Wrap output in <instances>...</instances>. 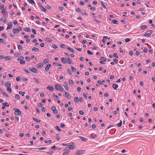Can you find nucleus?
Wrapping results in <instances>:
<instances>
[{"label": "nucleus", "mask_w": 155, "mask_h": 155, "mask_svg": "<svg viewBox=\"0 0 155 155\" xmlns=\"http://www.w3.org/2000/svg\"><path fill=\"white\" fill-rule=\"evenodd\" d=\"M76 145L73 142H71L69 143V144L68 145V146L70 148V149L71 150H73L75 147Z\"/></svg>", "instance_id": "nucleus-1"}, {"label": "nucleus", "mask_w": 155, "mask_h": 155, "mask_svg": "<svg viewBox=\"0 0 155 155\" xmlns=\"http://www.w3.org/2000/svg\"><path fill=\"white\" fill-rule=\"evenodd\" d=\"M14 110L15 111V114L16 115H19L21 114V111L18 109L17 108H14Z\"/></svg>", "instance_id": "nucleus-2"}, {"label": "nucleus", "mask_w": 155, "mask_h": 155, "mask_svg": "<svg viewBox=\"0 0 155 155\" xmlns=\"http://www.w3.org/2000/svg\"><path fill=\"white\" fill-rule=\"evenodd\" d=\"M29 69L33 72L36 73H38V71L34 67H29Z\"/></svg>", "instance_id": "nucleus-3"}, {"label": "nucleus", "mask_w": 155, "mask_h": 155, "mask_svg": "<svg viewBox=\"0 0 155 155\" xmlns=\"http://www.w3.org/2000/svg\"><path fill=\"white\" fill-rule=\"evenodd\" d=\"M85 151L84 150H79L76 152V155H81L84 153Z\"/></svg>", "instance_id": "nucleus-4"}, {"label": "nucleus", "mask_w": 155, "mask_h": 155, "mask_svg": "<svg viewBox=\"0 0 155 155\" xmlns=\"http://www.w3.org/2000/svg\"><path fill=\"white\" fill-rule=\"evenodd\" d=\"M153 32V31L151 30H150L149 31H148L147 32H146V33L144 35V36H147V37H149L150 36L151 34Z\"/></svg>", "instance_id": "nucleus-5"}, {"label": "nucleus", "mask_w": 155, "mask_h": 155, "mask_svg": "<svg viewBox=\"0 0 155 155\" xmlns=\"http://www.w3.org/2000/svg\"><path fill=\"white\" fill-rule=\"evenodd\" d=\"M55 88L57 90L59 91L62 87L61 85L59 84H56L55 85Z\"/></svg>", "instance_id": "nucleus-6"}, {"label": "nucleus", "mask_w": 155, "mask_h": 155, "mask_svg": "<svg viewBox=\"0 0 155 155\" xmlns=\"http://www.w3.org/2000/svg\"><path fill=\"white\" fill-rule=\"evenodd\" d=\"M51 110L54 114H57L58 113V110L56 109V107L55 106L52 107L51 108Z\"/></svg>", "instance_id": "nucleus-7"}, {"label": "nucleus", "mask_w": 155, "mask_h": 155, "mask_svg": "<svg viewBox=\"0 0 155 155\" xmlns=\"http://www.w3.org/2000/svg\"><path fill=\"white\" fill-rule=\"evenodd\" d=\"M4 85L6 87H7V88L10 87L11 86V83L9 82H7L5 83Z\"/></svg>", "instance_id": "nucleus-8"}, {"label": "nucleus", "mask_w": 155, "mask_h": 155, "mask_svg": "<svg viewBox=\"0 0 155 155\" xmlns=\"http://www.w3.org/2000/svg\"><path fill=\"white\" fill-rule=\"evenodd\" d=\"M100 60H101V61H100V63L101 64H104V63H103L102 62H104L106 60L105 58L104 57H101Z\"/></svg>", "instance_id": "nucleus-9"}, {"label": "nucleus", "mask_w": 155, "mask_h": 155, "mask_svg": "<svg viewBox=\"0 0 155 155\" xmlns=\"http://www.w3.org/2000/svg\"><path fill=\"white\" fill-rule=\"evenodd\" d=\"M12 31L14 33L16 34H18L19 32V31L18 30V28H15L13 29L12 30Z\"/></svg>", "instance_id": "nucleus-10"}, {"label": "nucleus", "mask_w": 155, "mask_h": 155, "mask_svg": "<svg viewBox=\"0 0 155 155\" xmlns=\"http://www.w3.org/2000/svg\"><path fill=\"white\" fill-rule=\"evenodd\" d=\"M64 86L65 88L68 91L69 90V87L67 83L66 82H64L63 83Z\"/></svg>", "instance_id": "nucleus-11"}, {"label": "nucleus", "mask_w": 155, "mask_h": 155, "mask_svg": "<svg viewBox=\"0 0 155 155\" xmlns=\"http://www.w3.org/2000/svg\"><path fill=\"white\" fill-rule=\"evenodd\" d=\"M43 65L44 64L42 63H39L38 64V65H37V68L38 69L40 68H41L42 67Z\"/></svg>", "instance_id": "nucleus-12"}, {"label": "nucleus", "mask_w": 155, "mask_h": 155, "mask_svg": "<svg viewBox=\"0 0 155 155\" xmlns=\"http://www.w3.org/2000/svg\"><path fill=\"white\" fill-rule=\"evenodd\" d=\"M67 59L66 58H62L61 62L64 64H65L67 62Z\"/></svg>", "instance_id": "nucleus-13"}, {"label": "nucleus", "mask_w": 155, "mask_h": 155, "mask_svg": "<svg viewBox=\"0 0 155 155\" xmlns=\"http://www.w3.org/2000/svg\"><path fill=\"white\" fill-rule=\"evenodd\" d=\"M51 64H48L46 65L45 68V70L46 71L48 72V71L49 69L51 66Z\"/></svg>", "instance_id": "nucleus-14"}, {"label": "nucleus", "mask_w": 155, "mask_h": 155, "mask_svg": "<svg viewBox=\"0 0 155 155\" xmlns=\"http://www.w3.org/2000/svg\"><path fill=\"white\" fill-rule=\"evenodd\" d=\"M65 94L66 96V97L68 99H70L71 96L70 95H69V93L67 92H65Z\"/></svg>", "instance_id": "nucleus-15"}, {"label": "nucleus", "mask_w": 155, "mask_h": 155, "mask_svg": "<svg viewBox=\"0 0 155 155\" xmlns=\"http://www.w3.org/2000/svg\"><path fill=\"white\" fill-rule=\"evenodd\" d=\"M46 89L48 90H50L51 91H53L54 89V87L51 86H48L46 87Z\"/></svg>", "instance_id": "nucleus-16"}, {"label": "nucleus", "mask_w": 155, "mask_h": 155, "mask_svg": "<svg viewBox=\"0 0 155 155\" xmlns=\"http://www.w3.org/2000/svg\"><path fill=\"white\" fill-rule=\"evenodd\" d=\"M31 50L32 51H35L36 52H38L39 51V49L35 47H33L32 49Z\"/></svg>", "instance_id": "nucleus-17"}, {"label": "nucleus", "mask_w": 155, "mask_h": 155, "mask_svg": "<svg viewBox=\"0 0 155 155\" xmlns=\"http://www.w3.org/2000/svg\"><path fill=\"white\" fill-rule=\"evenodd\" d=\"M10 24H8V26L7 28V30L11 28V27L13 25V24L12 22L8 23Z\"/></svg>", "instance_id": "nucleus-18"}, {"label": "nucleus", "mask_w": 155, "mask_h": 155, "mask_svg": "<svg viewBox=\"0 0 155 155\" xmlns=\"http://www.w3.org/2000/svg\"><path fill=\"white\" fill-rule=\"evenodd\" d=\"M101 5H102L103 7H104V8L105 9H107V8L106 6L105 3L103 1H101Z\"/></svg>", "instance_id": "nucleus-19"}, {"label": "nucleus", "mask_w": 155, "mask_h": 155, "mask_svg": "<svg viewBox=\"0 0 155 155\" xmlns=\"http://www.w3.org/2000/svg\"><path fill=\"white\" fill-rule=\"evenodd\" d=\"M112 86H113V88L114 89H116L118 87V85L115 84H113L112 85Z\"/></svg>", "instance_id": "nucleus-20"}, {"label": "nucleus", "mask_w": 155, "mask_h": 155, "mask_svg": "<svg viewBox=\"0 0 155 155\" xmlns=\"http://www.w3.org/2000/svg\"><path fill=\"white\" fill-rule=\"evenodd\" d=\"M67 48L71 52L73 53H74V51L72 48L69 47H67Z\"/></svg>", "instance_id": "nucleus-21"}, {"label": "nucleus", "mask_w": 155, "mask_h": 155, "mask_svg": "<svg viewBox=\"0 0 155 155\" xmlns=\"http://www.w3.org/2000/svg\"><path fill=\"white\" fill-rule=\"evenodd\" d=\"M64 152H68V153H69L70 151V148L68 146L67 147H66L64 149Z\"/></svg>", "instance_id": "nucleus-22"}, {"label": "nucleus", "mask_w": 155, "mask_h": 155, "mask_svg": "<svg viewBox=\"0 0 155 155\" xmlns=\"http://www.w3.org/2000/svg\"><path fill=\"white\" fill-rule=\"evenodd\" d=\"M32 119L35 122H39L40 123L41 122V120L37 119L36 118H35L34 117H32Z\"/></svg>", "instance_id": "nucleus-23"}, {"label": "nucleus", "mask_w": 155, "mask_h": 155, "mask_svg": "<svg viewBox=\"0 0 155 155\" xmlns=\"http://www.w3.org/2000/svg\"><path fill=\"white\" fill-rule=\"evenodd\" d=\"M147 26L146 25H143L141 27V29L142 30L147 29Z\"/></svg>", "instance_id": "nucleus-24"}, {"label": "nucleus", "mask_w": 155, "mask_h": 155, "mask_svg": "<svg viewBox=\"0 0 155 155\" xmlns=\"http://www.w3.org/2000/svg\"><path fill=\"white\" fill-rule=\"evenodd\" d=\"M4 59H5L7 60H11V57L9 56H7L5 57L4 58Z\"/></svg>", "instance_id": "nucleus-25"}, {"label": "nucleus", "mask_w": 155, "mask_h": 155, "mask_svg": "<svg viewBox=\"0 0 155 155\" xmlns=\"http://www.w3.org/2000/svg\"><path fill=\"white\" fill-rule=\"evenodd\" d=\"M80 138L81 139L82 141L84 142H86L88 140L87 138H86L82 137H80Z\"/></svg>", "instance_id": "nucleus-26"}, {"label": "nucleus", "mask_w": 155, "mask_h": 155, "mask_svg": "<svg viewBox=\"0 0 155 155\" xmlns=\"http://www.w3.org/2000/svg\"><path fill=\"white\" fill-rule=\"evenodd\" d=\"M24 58L23 56H21L19 57L17 59V60L18 61H21L23 60H24Z\"/></svg>", "instance_id": "nucleus-27"}, {"label": "nucleus", "mask_w": 155, "mask_h": 155, "mask_svg": "<svg viewBox=\"0 0 155 155\" xmlns=\"http://www.w3.org/2000/svg\"><path fill=\"white\" fill-rule=\"evenodd\" d=\"M1 91L2 92V94L4 96H5V97H9V96L7 94V93H5V92H4V91H2V90H1Z\"/></svg>", "instance_id": "nucleus-28"}, {"label": "nucleus", "mask_w": 155, "mask_h": 155, "mask_svg": "<svg viewBox=\"0 0 155 155\" xmlns=\"http://www.w3.org/2000/svg\"><path fill=\"white\" fill-rule=\"evenodd\" d=\"M24 30L28 32H30L31 30L29 28H25Z\"/></svg>", "instance_id": "nucleus-29"}, {"label": "nucleus", "mask_w": 155, "mask_h": 155, "mask_svg": "<svg viewBox=\"0 0 155 155\" xmlns=\"http://www.w3.org/2000/svg\"><path fill=\"white\" fill-rule=\"evenodd\" d=\"M25 92H23L21 91H20L19 92V93L20 94H22V96L23 97L24 96L25 94Z\"/></svg>", "instance_id": "nucleus-30"}, {"label": "nucleus", "mask_w": 155, "mask_h": 155, "mask_svg": "<svg viewBox=\"0 0 155 155\" xmlns=\"http://www.w3.org/2000/svg\"><path fill=\"white\" fill-rule=\"evenodd\" d=\"M53 64L54 65H55L57 66H61L62 65L60 63H55V62H54L53 63Z\"/></svg>", "instance_id": "nucleus-31"}, {"label": "nucleus", "mask_w": 155, "mask_h": 155, "mask_svg": "<svg viewBox=\"0 0 155 155\" xmlns=\"http://www.w3.org/2000/svg\"><path fill=\"white\" fill-rule=\"evenodd\" d=\"M28 1L30 3L33 4L34 5L35 4V2L33 0H28Z\"/></svg>", "instance_id": "nucleus-32"}, {"label": "nucleus", "mask_w": 155, "mask_h": 155, "mask_svg": "<svg viewBox=\"0 0 155 155\" xmlns=\"http://www.w3.org/2000/svg\"><path fill=\"white\" fill-rule=\"evenodd\" d=\"M47 148L45 147H40L37 148V149L38 150H45V149H46Z\"/></svg>", "instance_id": "nucleus-33"}, {"label": "nucleus", "mask_w": 155, "mask_h": 155, "mask_svg": "<svg viewBox=\"0 0 155 155\" xmlns=\"http://www.w3.org/2000/svg\"><path fill=\"white\" fill-rule=\"evenodd\" d=\"M2 104H3L5 106H6L7 107H8L9 106V105L7 102L3 103H2Z\"/></svg>", "instance_id": "nucleus-34"}, {"label": "nucleus", "mask_w": 155, "mask_h": 155, "mask_svg": "<svg viewBox=\"0 0 155 155\" xmlns=\"http://www.w3.org/2000/svg\"><path fill=\"white\" fill-rule=\"evenodd\" d=\"M112 22L115 24H117V21L115 19H113L112 21Z\"/></svg>", "instance_id": "nucleus-35"}, {"label": "nucleus", "mask_w": 155, "mask_h": 155, "mask_svg": "<svg viewBox=\"0 0 155 155\" xmlns=\"http://www.w3.org/2000/svg\"><path fill=\"white\" fill-rule=\"evenodd\" d=\"M8 15V12L7 11H6L5 12L3 13V17H5L6 16H7Z\"/></svg>", "instance_id": "nucleus-36"}, {"label": "nucleus", "mask_w": 155, "mask_h": 155, "mask_svg": "<svg viewBox=\"0 0 155 155\" xmlns=\"http://www.w3.org/2000/svg\"><path fill=\"white\" fill-rule=\"evenodd\" d=\"M41 8L44 12H46L47 11V10L43 6H41Z\"/></svg>", "instance_id": "nucleus-37"}, {"label": "nucleus", "mask_w": 155, "mask_h": 155, "mask_svg": "<svg viewBox=\"0 0 155 155\" xmlns=\"http://www.w3.org/2000/svg\"><path fill=\"white\" fill-rule=\"evenodd\" d=\"M68 62L69 64H71L72 62V61L68 58Z\"/></svg>", "instance_id": "nucleus-38"}, {"label": "nucleus", "mask_w": 155, "mask_h": 155, "mask_svg": "<svg viewBox=\"0 0 155 155\" xmlns=\"http://www.w3.org/2000/svg\"><path fill=\"white\" fill-rule=\"evenodd\" d=\"M87 54L90 55H93L94 53H93L91 52L90 50H87Z\"/></svg>", "instance_id": "nucleus-39"}, {"label": "nucleus", "mask_w": 155, "mask_h": 155, "mask_svg": "<svg viewBox=\"0 0 155 155\" xmlns=\"http://www.w3.org/2000/svg\"><path fill=\"white\" fill-rule=\"evenodd\" d=\"M49 61V59H46L44 61V63L45 64H46Z\"/></svg>", "instance_id": "nucleus-40"}, {"label": "nucleus", "mask_w": 155, "mask_h": 155, "mask_svg": "<svg viewBox=\"0 0 155 155\" xmlns=\"http://www.w3.org/2000/svg\"><path fill=\"white\" fill-rule=\"evenodd\" d=\"M33 79L35 80L36 83L38 84L39 83V81H38V79L36 78H33Z\"/></svg>", "instance_id": "nucleus-41"}, {"label": "nucleus", "mask_w": 155, "mask_h": 155, "mask_svg": "<svg viewBox=\"0 0 155 155\" xmlns=\"http://www.w3.org/2000/svg\"><path fill=\"white\" fill-rule=\"evenodd\" d=\"M15 98H16V99H19L20 98V97L19 96L18 94H16L15 95Z\"/></svg>", "instance_id": "nucleus-42"}, {"label": "nucleus", "mask_w": 155, "mask_h": 155, "mask_svg": "<svg viewBox=\"0 0 155 155\" xmlns=\"http://www.w3.org/2000/svg\"><path fill=\"white\" fill-rule=\"evenodd\" d=\"M78 99H79L78 97H75L74 98V101H75V102H77L78 101Z\"/></svg>", "instance_id": "nucleus-43"}, {"label": "nucleus", "mask_w": 155, "mask_h": 155, "mask_svg": "<svg viewBox=\"0 0 155 155\" xmlns=\"http://www.w3.org/2000/svg\"><path fill=\"white\" fill-rule=\"evenodd\" d=\"M7 90L8 91L9 93H11L12 92V89L10 87L7 88Z\"/></svg>", "instance_id": "nucleus-44"}, {"label": "nucleus", "mask_w": 155, "mask_h": 155, "mask_svg": "<svg viewBox=\"0 0 155 155\" xmlns=\"http://www.w3.org/2000/svg\"><path fill=\"white\" fill-rule=\"evenodd\" d=\"M96 8L95 7H91L90 10L91 11H94L96 10Z\"/></svg>", "instance_id": "nucleus-45"}, {"label": "nucleus", "mask_w": 155, "mask_h": 155, "mask_svg": "<svg viewBox=\"0 0 155 155\" xmlns=\"http://www.w3.org/2000/svg\"><path fill=\"white\" fill-rule=\"evenodd\" d=\"M81 14L83 15H88L87 14V13L85 11H84L82 12Z\"/></svg>", "instance_id": "nucleus-46"}, {"label": "nucleus", "mask_w": 155, "mask_h": 155, "mask_svg": "<svg viewBox=\"0 0 155 155\" xmlns=\"http://www.w3.org/2000/svg\"><path fill=\"white\" fill-rule=\"evenodd\" d=\"M120 123H119L117 124V126L118 127H120L121 126V125H122V121L121 120H120Z\"/></svg>", "instance_id": "nucleus-47"}, {"label": "nucleus", "mask_w": 155, "mask_h": 155, "mask_svg": "<svg viewBox=\"0 0 155 155\" xmlns=\"http://www.w3.org/2000/svg\"><path fill=\"white\" fill-rule=\"evenodd\" d=\"M71 69L73 72H75L76 71V69L75 68L73 67H71Z\"/></svg>", "instance_id": "nucleus-48"}, {"label": "nucleus", "mask_w": 155, "mask_h": 155, "mask_svg": "<svg viewBox=\"0 0 155 155\" xmlns=\"http://www.w3.org/2000/svg\"><path fill=\"white\" fill-rule=\"evenodd\" d=\"M18 48L19 50H21L22 49V46L20 45H18Z\"/></svg>", "instance_id": "nucleus-49"}, {"label": "nucleus", "mask_w": 155, "mask_h": 155, "mask_svg": "<svg viewBox=\"0 0 155 155\" xmlns=\"http://www.w3.org/2000/svg\"><path fill=\"white\" fill-rule=\"evenodd\" d=\"M55 128L56 129H57V130H58V131H61V129H60L59 127L58 126H56L55 127Z\"/></svg>", "instance_id": "nucleus-50"}, {"label": "nucleus", "mask_w": 155, "mask_h": 155, "mask_svg": "<svg viewBox=\"0 0 155 155\" xmlns=\"http://www.w3.org/2000/svg\"><path fill=\"white\" fill-rule=\"evenodd\" d=\"M58 8L61 11H63L64 10V8L61 6H60Z\"/></svg>", "instance_id": "nucleus-51"}, {"label": "nucleus", "mask_w": 155, "mask_h": 155, "mask_svg": "<svg viewBox=\"0 0 155 155\" xmlns=\"http://www.w3.org/2000/svg\"><path fill=\"white\" fill-rule=\"evenodd\" d=\"M113 56L114 57H115V58H119V56L117 55V54L116 53H115L114 54Z\"/></svg>", "instance_id": "nucleus-52"}, {"label": "nucleus", "mask_w": 155, "mask_h": 155, "mask_svg": "<svg viewBox=\"0 0 155 155\" xmlns=\"http://www.w3.org/2000/svg\"><path fill=\"white\" fill-rule=\"evenodd\" d=\"M48 153L50 155H51L53 153V152L51 150H50L48 152Z\"/></svg>", "instance_id": "nucleus-53"}, {"label": "nucleus", "mask_w": 155, "mask_h": 155, "mask_svg": "<svg viewBox=\"0 0 155 155\" xmlns=\"http://www.w3.org/2000/svg\"><path fill=\"white\" fill-rule=\"evenodd\" d=\"M69 82L70 84H71L73 85H74L73 81L72 80L70 79L69 80Z\"/></svg>", "instance_id": "nucleus-54"}, {"label": "nucleus", "mask_w": 155, "mask_h": 155, "mask_svg": "<svg viewBox=\"0 0 155 155\" xmlns=\"http://www.w3.org/2000/svg\"><path fill=\"white\" fill-rule=\"evenodd\" d=\"M79 113L81 115H83L84 114V112L82 110H80L79 111Z\"/></svg>", "instance_id": "nucleus-55"}, {"label": "nucleus", "mask_w": 155, "mask_h": 155, "mask_svg": "<svg viewBox=\"0 0 155 155\" xmlns=\"http://www.w3.org/2000/svg\"><path fill=\"white\" fill-rule=\"evenodd\" d=\"M23 70L26 73H27V74L30 73V72L28 70H27V69H23Z\"/></svg>", "instance_id": "nucleus-56"}, {"label": "nucleus", "mask_w": 155, "mask_h": 155, "mask_svg": "<svg viewBox=\"0 0 155 155\" xmlns=\"http://www.w3.org/2000/svg\"><path fill=\"white\" fill-rule=\"evenodd\" d=\"M62 155H69V153L68 152H64Z\"/></svg>", "instance_id": "nucleus-57"}, {"label": "nucleus", "mask_w": 155, "mask_h": 155, "mask_svg": "<svg viewBox=\"0 0 155 155\" xmlns=\"http://www.w3.org/2000/svg\"><path fill=\"white\" fill-rule=\"evenodd\" d=\"M52 47L55 49L58 48V46L56 45L53 44L52 45Z\"/></svg>", "instance_id": "nucleus-58"}, {"label": "nucleus", "mask_w": 155, "mask_h": 155, "mask_svg": "<svg viewBox=\"0 0 155 155\" xmlns=\"http://www.w3.org/2000/svg\"><path fill=\"white\" fill-rule=\"evenodd\" d=\"M20 63L21 64H24L25 63V61L23 60H21L20 61Z\"/></svg>", "instance_id": "nucleus-59"}, {"label": "nucleus", "mask_w": 155, "mask_h": 155, "mask_svg": "<svg viewBox=\"0 0 155 155\" xmlns=\"http://www.w3.org/2000/svg\"><path fill=\"white\" fill-rule=\"evenodd\" d=\"M113 61H114L115 63L116 64H117L118 62V60L116 59H113Z\"/></svg>", "instance_id": "nucleus-60"}, {"label": "nucleus", "mask_w": 155, "mask_h": 155, "mask_svg": "<svg viewBox=\"0 0 155 155\" xmlns=\"http://www.w3.org/2000/svg\"><path fill=\"white\" fill-rule=\"evenodd\" d=\"M32 32L35 34H36L35 30L34 29H32Z\"/></svg>", "instance_id": "nucleus-61"}, {"label": "nucleus", "mask_w": 155, "mask_h": 155, "mask_svg": "<svg viewBox=\"0 0 155 155\" xmlns=\"http://www.w3.org/2000/svg\"><path fill=\"white\" fill-rule=\"evenodd\" d=\"M20 55V54L18 53H15L14 54V56L15 57H17Z\"/></svg>", "instance_id": "nucleus-62"}, {"label": "nucleus", "mask_w": 155, "mask_h": 155, "mask_svg": "<svg viewBox=\"0 0 155 155\" xmlns=\"http://www.w3.org/2000/svg\"><path fill=\"white\" fill-rule=\"evenodd\" d=\"M67 71L68 73L69 74H70L71 75V70L69 69H67Z\"/></svg>", "instance_id": "nucleus-63"}, {"label": "nucleus", "mask_w": 155, "mask_h": 155, "mask_svg": "<svg viewBox=\"0 0 155 155\" xmlns=\"http://www.w3.org/2000/svg\"><path fill=\"white\" fill-rule=\"evenodd\" d=\"M46 8L48 9H49L51 8V7L48 5H47L46 6Z\"/></svg>", "instance_id": "nucleus-64"}]
</instances>
